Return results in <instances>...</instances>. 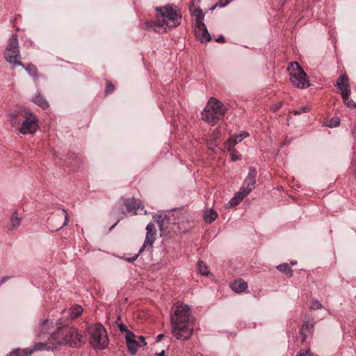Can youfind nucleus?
Wrapping results in <instances>:
<instances>
[{
	"label": "nucleus",
	"instance_id": "b1692460",
	"mask_svg": "<svg viewBox=\"0 0 356 356\" xmlns=\"http://www.w3.org/2000/svg\"><path fill=\"white\" fill-rule=\"evenodd\" d=\"M32 100L35 104L38 105L39 106L44 109L47 108L49 106L48 102L44 98V97L39 92L35 95Z\"/></svg>",
	"mask_w": 356,
	"mask_h": 356
},
{
	"label": "nucleus",
	"instance_id": "79ce46f5",
	"mask_svg": "<svg viewBox=\"0 0 356 356\" xmlns=\"http://www.w3.org/2000/svg\"><path fill=\"white\" fill-rule=\"evenodd\" d=\"M11 277L10 276H4L3 277L1 280H0V286L3 284L5 283L7 280H8L9 279H10Z\"/></svg>",
	"mask_w": 356,
	"mask_h": 356
},
{
	"label": "nucleus",
	"instance_id": "3c124183",
	"mask_svg": "<svg viewBox=\"0 0 356 356\" xmlns=\"http://www.w3.org/2000/svg\"><path fill=\"white\" fill-rule=\"evenodd\" d=\"M282 102H280L277 104H276V108H280L282 107Z\"/></svg>",
	"mask_w": 356,
	"mask_h": 356
},
{
	"label": "nucleus",
	"instance_id": "49530a36",
	"mask_svg": "<svg viewBox=\"0 0 356 356\" xmlns=\"http://www.w3.org/2000/svg\"><path fill=\"white\" fill-rule=\"evenodd\" d=\"M163 334H159L156 337V342H159L163 338Z\"/></svg>",
	"mask_w": 356,
	"mask_h": 356
},
{
	"label": "nucleus",
	"instance_id": "ea45409f",
	"mask_svg": "<svg viewBox=\"0 0 356 356\" xmlns=\"http://www.w3.org/2000/svg\"><path fill=\"white\" fill-rule=\"evenodd\" d=\"M233 0H219V5L221 6V7H225V6H227V4H229L231 1H232Z\"/></svg>",
	"mask_w": 356,
	"mask_h": 356
},
{
	"label": "nucleus",
	"instance_id": "aec40b11",
	"mask_svg": "<svg viewBox=\"0 0 356 356\" xmlns=\"http://www.w3.org/2000/svg\"><path fill=\"white\" fill-rule=\"evenodd\" d=\"M220 131L218 128L215 129L207 139V145L209 149L215 151L218 144V139L220 137Z\"/></svg>",
	"mask_w": 356,
	"mask_h": 356
},
{
	"label": "nucleus",
	"instance_id": "423d86ee",
	"mask_svg": "<svg viewBox=\"0 0 356 356\" xmlns=\"http://www.w3.org/2000/svg\"><path fill=\"white\" fill-rule=\"evenodd\" d=\"M290 81L298 88L305 89L310 86L307 75L297 62L291 63L288 67Z\"/></svg>",
	"mask_w": 356,
	"mask_h": 356
},
{
	"label": "nucleus",
	"instance_id": "6e6552de",
	"mask_svg": "<svg viewBox=\"0 0 356 356\" xmlns=\"http://www.w3.org/2000/svg\"><path fill=\"white\" fill-rule=\"evenodd\" d=\"M336 86L341 92L343 103L350 109L356 108V103L350 99V86L349 79L346 74H341L337 81Z\"/></svg>",
	"mask_w": 356,
	"mask_h": 356
},
{
	"label": "nucleus",
	"instance_id": "0eeeda50",
	"mask_svg": "<svg viewBox=\"0 0 356 356\" xmlns=\"http://www.w3.org/2000/svg\"><path fill=\"white\" fill-rule=\"evenodd\" d=\"M63 334L64 337L60 339L56 337V343L54 345H69L72 348H78L85 341L84 337L74 327L66 328Z\"/></svg>",
	"mask_w": 356,
	"mask_h": 356
},
{
	"label": "nucleus",
	"instance_id": "a19ab883",
	"mask_svg": "<svg viewBox=\"0 0 356 356\" xmlns=\"http://www.w3.org/2000/svg\"><path fill=\"white\" fill-rule=\"evenodd\" d=\"M118 327L122 332H126L129 330L124 323H120Z\"/></svg>",
	"mask_w": 356,
	"mask_h": 356
},
{
	"label": "nucleus",
	"instance_id": "393cba45",
	"mask_svg": "<svg viewBox=\"0 0 356 356\" xmlns=\"http://www.w3.org/2000/svg\"><path fill=\"white\" fill-rule=\"evenodd\" d=\"M241 191H239L229 201L228 204L231 207H235L239 204L242 200L246 197Z\"/></svg>",
	"mask_w": 356,
	"mask_h": 356
},
{
	"label": "nucleus",
	"instance_id": "4c0bfd02",
	"mask_svg": "<svg viewBox=\"0 0 356 356\" xmlns=\"http://www.w3.org/2000/svg\"><path fill=\"white\" fill-rule=\"evenodd\" d=\"M308 111V108L307 106H302L299 109L294 110L293 113L295 115H300L304 112H307Z\"/></svg>",
	"mask_w": 356,
	"mask_h": 356
},
{
	"label": "nucleus",
	"instance_id": "9b49d317",
	"mask_svg": "<svg viewBox=\"0 0 356 356\" xmlns=\"http://www.w3.org/2000/svg\"><path fill=\"white\" fill-rule=\"evenodd\" d=\"M146 230H147V232H146L145 240L144 241L143 245L140 248L138 253L134 254V255H132L130 257H126L125 260L127 262H129V263L134 262V261H136L138 259L139 254L142 252H143L145 250L151 249L152 248L153 244L156 239V237H155L156 232L154 231V225L152 223H149L146 226Z\"/></svg>",
	"mask_w": 356,
	"mask_h": 356
},
{
	"label": "nucleus",
	"instance_id": "4468645a",
	"mask_svg": "<svg viewBox=\"0 0 356 356\" xmlns=\"http://www.w3.org/2000/svg\"><path fill=\"white\" fill-rule=\"evenodd\" d=\"M27 111V109L20 108L9 113L8 118L13 127L19 130Z\"/></svg>",
	"mask_w": 356,
	"mask_h": 356
},
{
	"label": "nucleus",
	"instance_id": "f257e3e1",
	"mask_svg": "<svg viewBox=\"0 0 356 356\" xmlns=\"http://www.w3.org/2000/svg\"><path fill=\"white\" fill-rule=\"evenodd\" d=\"M170 323L171 332L177 339H189L194 330L189 306L184 303L175 304L170 311Z\"/></svg>",
	"mask_w": 356,
	"mask_h": 356
},
{
	"label": "nucleus",
	"instance_id": "f704fd0d",
	"mask_svg": "<svg viewBox=\"0 0 356 356\" xmlns=\"http://www.w3.org/2000/svg\"><path fill=\"white\" fill-rule=\"evenodd\" d=\"M125 333L126 342L135 339L136 335L131 330H128Z\"/></svg>",
	"mask_w": 356,
	"mask_h": 356
},
{
	"label": "nucleus",
	"instance_id": "c03bdc74",
	"mask_svg": "<svg viewBox=\"0 0 356 356\" xmlns=\"http://www.w3.org/2000/svg\"><path fill=\"white\" fill-rule=\"evenodd\" d=\"M217 42H225V38L222 35H220L218 38L216 39Z\"/></svg>",
	"mask_w": 356,
	"mask_h": 356
},
{
	"label": "nucleus",
	"instance_id": "412c9836",
	"mask_svg": "<svg viewBox=\"0 0 356 356\" xmlns=\"http://www.w3.org/2000/svg\"><path fill=\"white\" fill-rule=\"evenodd\" d=\"M230 288L236 293H240L248 289V284L243 280H238L230 284Z\"/></svg>",
	"mask_w": 356,
	"mask_h": 356
},
{
	"label": "nucleus",
	"instance_id": "7c9ffc66",
	"mask_svg": "<svg viewBox=\"0 0 356 356\" xmlns=\"http://www.w3.org/2000/svg\"><path fill=\"white\" fill-rule=\"evenodd\" d=\"M197 270L201 275H207L209 274L207 266L202 261H199L197 263Z\"/></svg>",
	"mask_w": 356,
	"mask_h": 356
},
{
	"label": "nucleus",
	"instance_id": "a878e982",
	"mask_svg": "<svg viewBox=\"0 0 356 356\" xmlns=\"http://www.w3.org/2000/svg\"><path fill=\"white\" fill-rule=\"evenodd\" d=\"M127 348L131 355H134L138 351V348L141 346L140 343L136 339L127 342Z\"/></svg>",
	"mask_w": 356,
	"mask_h": 356
},
{
	"label": "nucleus",
	"instance_id": "c85d7f7f",
	"mask_svg": "<svg viewBox=\"0 0 356 356\" xmlns=\"http://www.w3.org/2000/svg\"><path fill=\"white\" fill-rule=\"evenodd\" d=\"M32 353L33 350L31 349H17L15 351H13L10 356H30Z\"/></svg>",
	"mask_w": 356,
	"mask_h": 356
},
{
	"label": "nucleus",
	"instance_id": "1a4fd4ad",
	"mask_svg": "<svg viewBox=\"0 0 356 356\" xmlns=\"http://www.w3.org/2000/svg\"><path fill=\"white\" fill-rule=\"evenodd\" d=\"M67 222V212L65 209L58 210L47 220V227L51 232H56Z\"/></svg>",
	"mask_w": 356,
	"mask_h": 356
},
{
	"label": "nucleus",
	"instance_id": "ddd939ff",
	"mask_svg": "<svg viewBox=\"0 0 356 356\" xmlns=\"http://www.w3.org/2000/svg\"><path fill=\"white\" fill-rule=\"evenodd\" d=\"M124 205L127 208L129 213L132 215L138 213V211L146 213V211L144 209V206L142 204L140 200H136L134 197L124 200Z\"/></svg>",
	"mask_w": 356,
	"mask_h": 356
},
{
	"label": "nucleus",
	"instance_id": "864d4df0",
	"mask_svg": "<svg viewBox=\"0 0 356 356\" xmlns=\"http://www.w3.org/2000/svg\"><path fill=\"white\" fill-rule=\"evenodd\" d=\"M355 175L356 176V167H355Z\"/></svg>",
	"mask_w": 356,
	"mask_h": 356
},
{
	"label": "nucleus",
	"instance_id": "20e7f679",
	"mask_svg": "<svg viewBox=\"0 0 356 356\" xmlns=\"http://www.w3.org/2000/svg\"><path fill=\"white\" fill-rule=\"evenodd\" d=\"M225 111L226 108L221 102L211 97L202 112V119L213 125L224 117Z\"/></svg>",
	"mask_w": 356,
	"mask_h": 356
},
{
	"label": "nucleus",
	"instance_id": "f8f14e48",
	"mask_svg": "<svg viewBox=\"0 0 356 356\" xmlns=\"http://www.w3.org/2000/svg\"><path fill=\"white\" fill-rule=\"evenodd\" d=\"M257 172L254 167L249 168L248 174L243 182V185L240 189L245 194L248 195L255 187L257 182Z\"/></svg>",
	"mask_w": 356,
	"mask_h": 356
},
{
	"label": "nucleus",
	"instance_id": "dca6fc26",
	"mask_svg": "<svg viewBox=\"0 0 356 356\" xmlns=\"http://www.w3.org/2000/svg\"><path fill=\"white\" fill-rule=\"evenodd\" d=\"M314 331V323L308 321H303L300 330L301 342L305 343L309 338H311Z\"/></svg>",
	"mask_w": 356,
	"mask_h": 356
},
{
	"label": "nucleus",
	"instance_id": "c756f323",
	"mask_svg": "<svg viewBox=\"0 0 356 356\" xmlns=\"http://www.w3.org/2000/svg\"><path fill=\"white\" fill-rule=\"evenodd\" d=\"M226 147H227L228 152L229 153V154L231 156V159L232 161H236L241 160V157L238 155H237V154L236 153V149H234V146L226 143Z\"/></svg>",
	"mask_w": 356,
	"mask_h": 356
},
{
	"label": "nucleus",
	"instance_id": "09e8293b",
	"mask_svg": "<svg viewBox=\"0 0 356 356\" xmlns=\"http://www.w3.org/2000/svg\"><path fill=\"white\" fill-rule=\"evenodd\" d=\"M291 142V139H288V138H286L284 140L283 145H287Z\"/></svg>",
	"mask_w": 356,
	"mask_h": 356
},
{
	"label": "nucleus",
	"instance_id": "2eb2a0df",
	"mask_svg": "<svg viewBox=\"0 0 356 356\" xmlns=\"http://www.w3.org/2000/svg\"><path fill=\"white\" fill-rule=\"evenodd\" d=\"M54 343H56V336L55 334H51L50 337L48 338V342H40L36 343L33 346V349L32 350L33 351H38V350H53L54 348H56L58 345L55 344Z\"/></svg>",
	"mask_w": 356,
	"mask_h": 356
},
{
	"label": "nucleus",
	"instance_id": "473e14b6",
	"mask_svg": "<svg viewBox=\"0 0 356 356\" xmlns=\"http://www.w3.org/2000/svg\"><path fill=\"white\" fill-rule=\"evenodd\" d=\"M154 218H156V222L159 227V229L162 232L165 229V218H163L162 216H156Z\"/></svg>",
	"mask_w": 356,
	"mask_h": 356
},
{
	"label": "nucleus",
	"instance_id": "2f4dec72",
	"mask_svg": "<svg viewBox=\"0 0 356 356\" xmlns=\"http://www.w3.org/2000/svg\"><path fill=\"white\" fill-rule=\"evenodd\" d=\"M114 213L118 214L120 216V218L118 219L117 222L110 227V230L112 229L116 225L120 222V220L123 218V217L126 215L124 211L122 209H113Z\"/></svg>",
	"mask_w": 356,
	"mask_h": 356
},
{
	"label": "nucleus",
	"instance_id": "f3484780",
	"mask_svg": "<svg viewBox=\"0 0 356 356\" xmlns=\"http://www.w3.org/2000/svg\"><path fill=\"white\" fill-rule=\"evenodd\" d=\"M83 312V308L80 305H76L68 311V316L67 320H63V318L58 319L56 321V325L58 326V328L60 326H66L68 323V320H72L76 318L79 316Z\"/></svg>",
	"mask_w": 356,
	"mask_h": 356
},
{
	"label": "nucleus",
	"instance_id": "8fccbe9b",
	"mask_svg": "<svg viewBox=\"0 0 356 356\" xmlns=\"http://www.w3.org/2000/svg\"><path fill=\"white\" fill-rule=\"evenodd\" d=\"M157 356H165V351L162 350L161 353H157Z\"/></svg>",
	"mask_w": 356,
	"mask_h": 356
},
{
	"label": "nucleus",
	"instance_id": "9d476101",
	"mask_svg": "<svg viewBox=\"0 0 356 356\" xmlns=\"http://www.w3.org/2000/svg\"><path fill=\"white\" fill-rule=\"evenodd\" d=\"M39 129L38 120L37 117L27 111L24 120L22 122L20 127H19V132L22 134H33Z\"/></svg>",
	"mask_w": 356,
	"mask_h": 356
},
{
	"label": "nucleus",
	"instance_id": "72a5a7b5",
	"mask_svg": "<svg viewBox=\"0 0 356 356\" xmlns=\"http://www.w3.org/2000/svg\"><path fill=\"white\" fill-rule=\"evenodd\" d=\"M322 308H323V305H321V303L318 300L313 299L310 302V305H309V309H310L315 310V309H322Z\"/></svg>",
	"mask_w": 356,
	"mask_h": 356
},
{
	"label": "nucleus",
	"instance_id": "58836bf2",
	"mask_svg": "<svg viewBox=\"0 0 356 356\" xmlns=\"http://www.w3.org/2000/svg\"><path fill=\"white\" fill-rule=\"evenodd\" d=\"M296 356H317L316 355L312 354L309 349L306 350L304 353H300Z\"/></svg>",
	"mask_w": 356,
	"mask_h": 356
},
{
	"label": "nucleus",
	"instance_id": "39448f33",
	"mask_svg": "<svg viewBox=\"0 0 356 356\" xmlns=\"http://www.w3.org/2000/svg\"><path fill=\"white\" fill-rule=\"evenodd\" d=\"M87 332L89 342L92 348L103 350L108 344V338L105 327L101 323H95L88 326Z\"/></svg>",
	"mask_w": 356,
	"mask_h": 356
},
{
	"label": "nucleus",
	"instance_id": "c9c22d12",
	"mask_svg": "<svg viewBox=\"0 0 356 356\" xmlns=\"http://www.w3.org/2000/svg\"><path fill=\"white\" fill-rule=\"evenodd\" d=\"M339 124H340L339 119L338 118H333L330 120L327 126L330 127H337L338 125H339Z\"/></svg>",
	"mask_w": 356,
	"mask_h": 356
},
{
	"label": "nucleus",
	"instance_id": "bb28decb",
	"mask_svg": "<svg viewBox=\"0 0 356 356\" xmlns=\"http://www.w3.org/2000/svg\"><path fill=\"white\" fill-rule=\"evenodd\" d=\"M277 268L289 277H291L293 276V270L287 263H283L277 266Z\"/></svg>",
	"mask_w": 356,
	"mask_h": 356
},
{
	"label": "nucleus",
	"instance_id": "37998d69",
	"mask_svg": "<svg viewBox=\"0 0 356 356\" xmlns=\"http://www.w3.org/2000/svg\"><path fill=\"white\" fill-rule=\"evenodd\" d=\"M138 339L141 341V343H140L141 346H147V343L145 341V338L143 336H139Z\"/></svg>",
	"mask_w": 356,
	"mask_h": 356
},
{
	"label": "nucleus",
	"instance_id": "5701e85b",
	"mask_svg": "<svg viewBox=\"0 0 356 356\" xmlns=\"http://www.w3.org/2000/svg\"><path fill=\"white\" fill-rule=\"evenodd\" d=\"M249 134L246 131H241L238 134H236L234 137H231L228 139L227 144L235 146L238 143L241 142L244 138H247Z\"/></svg>",
	"mask_w": 356,
	"mask_h": 356
},
{
	"label": "nucleus",
	"instance_id": "f03ea898",
	"mask_svg": "<svg viewBox=\"0 0 356 356\" xmlns=\"http://www.w3.org/2000/svg\"><path fill=\"white\" fill-rule=\"evenodd\" d=\"M155 10L161 18L158 17L156 20L146 21L143 24V29L147 31L163 33L166 32L168 28L177 27L181 22L182 16L176 6L168 4L156 7Z\"/></svg>",
	"mask_w": 356,
	"mask_h": 356
},
{
	"label": "nucleus",
	"instance_id": "603ef678",
	"mask_svg": "<svg viewBox=\"0 0 356 356\" xmlns=\"http://www.w3.org/2000/svg\"><path fill=\"white\" fill-rule=\"evenodd\" d=\"M291 264H292V265H295V264H296V261L291 262Z\"/></svg>",
	"mask_w": 356,
	"mask_h": 356
},
{
	"label": "nucleus",
	"instance_id": "e433bc0d",
	"mask_svg": "<svg viewBox=\"0 0 356 356\" xmlns=\"http://www.w3.org/2000/svg\"><path fill=\"white\" fill-rule=\"evenodd\" d=\"M114 89H115L114 85L111 81H108L107 83H106V87L105 89V92L106 94H110L112 92H113Z\"/></svg>",
	"mask_w": 356,
	"mask_h": 356
},
{
	"label": "nucleus",
	"instance_id": "7ed1b4c3",
	"mask_svg": "<svg viewBox=\"0 0 356 356\" xmlns=\"http://www.w3.org/2000/svg\"><path fill=\"white\" fill-rule=\"evenodd\" d=\"M4 56L8 62L23 67L31 76L38 77V70L34 65L30 63L24 66L22 62L17 60L18 58H20L17 34L13 33L9 39Z\"/></svg>",
	"mask_w": 356,
	"mask_h": 356
},
{
	"label": "nucleus",
	"instance_id": "6ab92c4d",
	"mask_svg": "<svg viewBox=\"0 0 356 356\" xmlns=\"http://www.w3.org/2000/svg\"><path fill=\"white\" fill-rule=\"evenodd\" d=\"M195 33L197 38L201 42H207L211 40V35L209 33L207 26L204 24L202 26H195Z\"/></svg>",
	"mask_w": 356,
	"mask_h": 356
},
{
	"label": "nucleus",
	"instance_id": "4be33fe9",
	"mask_svg": "<svg viewBox=\"0 0 356 356\" xmlns=\"http://www.w3.org/2000/svg\"><path fill=\"white\" fill-rule=\"evenodd\" d=\"M21 222V218L18 216V213L17 211H15L9 220V223L8 225V229L9 231H13L16 229L20 225Z\"/></svg>",
	"mask_w": 356,
	"mask_h": 356
},
{
	"label": "nucleus",
	"instance_id": "de8ad7c7",
	"mask_svg": "<svg viewBox=\"0 0 356 356\" xmlns=\"http://www.w3.org/2000/svg\"><path fill=\"white\" fill-rule=\"evenodd\" d=\"M218 7L222 8V7L219 5V1H218L217 3H216L214 6H213L210 8V10H211V11L214 10V9H215L216 7H218Z\"/></svg>",
	"mask_w": 356,
	"mask_h": 356
},
{
	"label": "nucleus",
	"instance_id": "cd10ccee",
	"mask_svg": "<svg viewBox=\"0 0 356 356\" xmlns=\"http://www.w3.org/2000/svg\"><path fill=\"white\" fill-rule=\"evenodd\" d=\"M217 213L213 210H211L204 215V220L207 223H211L217 218Z\"/></svg>",
	"mask_w": 356,
	"mask_h": 356
},
{
	"label": "nucleus",
	"instance_id": "a211bd4d",
	"mask_svg": "<svg viewBox=\"0 0 356 356\" xmlns=\"http://www.w3.org/2000/svg\"><path fill=\"white\" fill-rule=\"evenodd\" d=\"M191 15L195 18V26H202L204 24V13L200 8H195L194 1H191L189 6Z\"/></svg>",
	"mask_w": 356,
	"mask_h": 356
},
{
	"label": "nucleus",
	"instance_id": "a18cd8bd",
	"mask_svg": "<svg viewBox=\"0 0 356 356\" xmlns=\"http://www.w3.org/2000/svg\"><path fill=\"white\" fill-rule=\"evenodd\" d=\"M42 325V329L43 330L44 328H45L47 326L49 325V320L48 319H46L44 320L43 322H42V324L41 325Z\"/></svg>",
	"mask_w": 356,
	"mask_h": 356
}]
</instances>
